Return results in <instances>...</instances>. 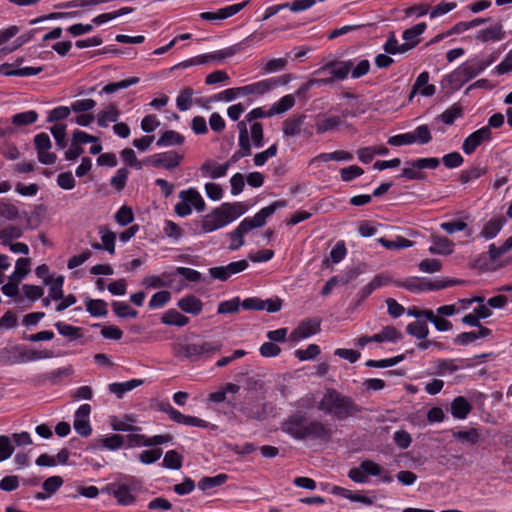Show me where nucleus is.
I'll return each mask as SVG.
<instances>
[{"label":"nucleus","instance_id":"nucleus-39","mask_svg":"<svg viewBox=\"0 0 512 512\" xmlns=\"http://www.w3.org/2000/svg\"><path fill=\"white\" fill-rule=\"evenodd\" d=\"M23 235V230L19 226L10 225L0 230V240L2 244L8 245L13 239H18Z\"/></svg>","mask_w":512,"mask_h":512},{"label":"nucleus","instance_id":"nucleus-20","mask_svg":"<svg viewBox=\"0 0 512 512\" xmlns=\"http://www.w3.org/2000/svg\"><path fill=\"white\" fill-rule=\"evenodd\" d=\"M105 490L108 493H112L114 497L117 499V502L121 505L132 504L135 500L134 496L130 492V489L125 485H109L106 487Z\"/></svg>","mask_w":512,"mask_h":512},{"label":"nucleus","instance_id":"nucleus-50","mask_svg":"<svg viewBox=\"0 0 512 512\" xmlns=\"http://www.w3.org/2000/svg\"><path fill=\"white\" fill-rule=\"evenodd\" d=\"M50 132L53 135L56 145L60 149H64L67 146L66 141V125L64 124H55L50 128Z\"/></svg>","mask_w":512,"mask_h":512},{"label":"nucleus","instance_id":"nucleus-24","mask_svg":"<svg viewBox=\"0 0 512 512\" xmlns=\"http://www.w3.org/2000/svg\"><path fill=\"white\" fill-rule=\"evenodd\" d=\"M413 48V44H399L398 40L395 37L394 32H391L388 36L386 43L383 46V49L388 54H397V53H406L407 51Z\"/></svg>","mask_w":512,"mask_h":512},{"label":"nucleus","instance_id":"nucleus-51","mask_svg":"<svg viewBox=\"0 0 512 512\" xmlns=\"http://www.w3.org/2000/svg\"><path fill=\"white\" fill-rule=\"evenodd\" d=\"M456 283H458V281H456V280H435V281L421 280V291L440 290V289H444L446 287L452 286Z\"/></svg>","mask_w":512,"mask_h":512},{"label":"nucleus","instance_id":"nucleus-19","mask_svg":"<svg viewBox=\"0 0 512 512\" xmlns=\"http://www.w3.org/2000/svg\"><path fill=\"white\" fill-rule=\"evenodd\" d=\"M505 36V32L503 30V26L500 23H497L491 27L480 30L476 39L481 42H489V41H499L503 39Z\"/></svg>","mask_w":512,"mask_h":512},{"label":"nucleus","instance_id":"nucleus-45","mask_svg":"<svg viewBox=\"0 0 512 512\" xmlns=\"http://www.w3.org/2000/svg\"><path fill=\"white\" fill-rule=\"evenodd\" d=\"M194 91L190 87L184 88L176 99L177 107L180 111H187L192 106V96Z\"/></svg>","mask_w":512,"mask_h":512},{"label":"nucleus","instance_id":"nucleus-15","mask_svg":"<svg viewBox=\"0 0 512 512\" xmlns=\"http://www.w3.org/2000/svg\"><path fill=\"white\" fill-rule=\"evenodd\" d=\"M240 49H241L240 45L237 44V45H233L231 47H228L223 50L216 51V52H213L210 54L199 55L198 59H199L200 65L207 64L211 61L221 62L225 58L231 57L234 54H236L237 52H239Z\"/></svg>","mask_w":512,"mask_h":512},{"label":"nucleus","instance_id":"nucleus-32","mask_svg":"<svg viewBox=\"0 0 512 512\" xmlns=\"http://www.w3.org/2000/svg\"><path fill=\"white\" fill-rule=\"evenodd\" d=\"M229 167L230 163L212 165L211 162H205L200 169L203 174H209L211 178L216 179L225 176Z\"/></svg>","mask_w":512,"mask_h":512},{"label":"nucleus","instance_id":"nucleus-54","mask_svg":"<svg viewBox=\"0 0 512 512\" xmlns=\"http://www.w3.org/2000/svg\"><path fill=\"white\" fill-rule=\"evenodd\" d=\"M114 313L121 318H135L138 312L132 309L127 303L114 302L112 304Z\"/></svg>","mask_w":512,"mask_h":512},{"label":"nucleus","instance_id":"nucleus-35","mask_svg":"<svg viewBox=\"0 0 512 512\" xmlns=\"http://www.w3.org/2000/svg\"><path fill=\"white\" fill-rule=\"evenodd\" d=\"M38 114L34 110L17 113L12 116L11 122L17 127L33 124L37 121Z\"/></svg>","mask_w":512,"mask_h":512},{"label":"nucleus","instance_id":"nucleus-29","mask_svg":"<svg viewBox=\"0 0 512 512\" xmlns=\"http://www.w3.org/2000/svg\"><path fill=\"white\" fill-rule=\"evenodd\" d=\"M425 22L416 24L415 26L404 30L402 38L405 40L404 44H413V48L419 43L418 36H420L426 29Z\"/></svg>","mask_w":512,"mask_h":512},{"label":"nucleus","instance_id":"nucleus-41","mask_svg":"<svg viewBox=\"0 0 512 512\" xmlns=\"http://www.w3.org/2000/svg\"><path fill=\"white\" fill-rule=\"evenodd\" d=\"M228 476L226 474H218L214 477H203L198 482V487L202 491H206L208 489L221 486L227 480Z\"/></svg>","mask_w":512,"mask_h":512},{"label":"nucleus","instance_id":"nucleus-5","mask_svg":"<svg viewBox=\"0 0 512 512\" xmlns=\"http://www.w3.org/2000/svg\"><path fill=\"white\" fill-rule=\"evenodd\" d=\"M485 67L482 61L477 59H471L460 65L449 75V81L459 86L468 82L472 78L476 77Z\"/></svg>","mask_w":512,"mask_h":512},{"label":"nucleus","instance_id":"nucleus-18","mask_svg":"<svg viewBox=\"0 0 512 512\" xmlns=\"http://www.w3.org/2000/svg\"><path fill=\"white\" fill-rule=\"evenodd\" d=\"M169 417L174 422L184 424L187 426H196V427H202V428H205L208 426V423L205 420L194 417V416L184 415L176 409L169 410Z\"/></svg>","mask_w":512,"mask_h":512},{"label":"nucleus","instance_id":"nucleus-10","mask_svg":"<svg viewBox=\"0 0 512 512\" xmlns=\"http://www.w3.org/2000/svg\"><path fill=\"white\" fill-rule=\"evenodd\" d=\"M182 159V155L175 151H169L155 154L149 157L146 162L152 164L154 167H161L167 170H172L180 164Z\"/></svg>","mask_w":512,"mask_h":512},{"label":"nucleus","instance_id":"nucleus-57","mask_svg":"<svg viewBox=\"0 0 512 512\" xmlns=\"http://www.w3.org/2000/svg\"><path fill=\"white\" fill-rule=\"evenodd\" d=\"M407 164L413 166L416 169H436L440 164V160L435 157L419 158L411 162H407Z\"/></svg>","mask_w":512,"mask_h":512},{"label":"nucleus","instance_id":"nucleus-56","mask_svg":"<svg viewBox=\"0 0 512 512\" xmlns=\"http://www.w3.org/2000/svg\"><path fill=\"white\" fill-rule=\"evenodd\" d=\"M512 248V236L508 237L505 242L497 247L495 244L489 246V256L491 260H496Z\"/></svg>","mask_w":512,"mask_h":512},{"label":"nucleus","instance_id":"nucleus-4","mask_svg":"<svg viewBox=\"0 0 512 512\" xmlns=\"http://www.w3.org/2000/svg\"><path fill=\"white\" fill-rule=\"evenodd\" d=\"M179 198L181 199V202L175 205V213L180 217H185L191 214V206L199 212L205 209V202L202 196L194 188L182 190L179 193Z\"/></svg>","mask_w":512,"mask_h":512},{"label":"nucleus","instance_id":"nucleus-42","mask_svg":"<svg viewBox=\"0 0 512 512\" xmlns=\"http://www.w3.org/2000/svg\"><path fill=\"white\" fill-rule=\"evenodd\" d=\"M140 81L138 77H131L128 79L121 80L119 82H113L105 85L102 88V93L111 94L114 93L120 89L128 88L131 85H135Z\"/></svg>","mask_w":512,"mask_h":512},{"label":"nucleus","instance_id":"nucleus-28","mask_svg":"<svg viewBox=\"0 0 512 512\" xmlns=\"http://www.w3.org/2000/svg\"><path fill=\"white\" fill-rule=\"evenodd\" d=\"M42 70V67H23L12 69L9 64H4L1 67V72L6 76H33L39 74Z\"/></svg>","mask_w":512,"mask_h":512},{"label":"nucleus","instance_id":"nucleus-27","mask_svg":"<svg viewBox=\"0 0 512 512\" xmlns=\"http://www.w3.org/2000/svg\"><path fill=\"white\" fill-rule=\"evenodd\" d=\"M161 321L165 325H174L178 327H183L189 322V318L181 314L175 309H170L166 311L162 317Z\"/></svg>","mask_w":512,"mask_h":512},{"label":"nucleus","instance_id":"nucleus-33","mask_svg":"<svg viewBox=\"0 0 512 512\" xmlns=\"http://www.w3.org/2000/svg\"><path fill=\"white\" fill-rule=\"evenodd\" d=\"M86 310L94 317H103L108 313L107 303L101 299H87Z\"/></svg>","mask_w":512,"mask_h":512},{"label":"nucleus","instance_id":"nucleus-21","mask_svg":"<svg viewBox=\"0 0 512 512\" xmlns=\"http://www.w3.org/2000/svg\"><path fill=\"white\" fill-rule=\"evenodd\" d=\"M144 383V380L142 379H132V380H129L127 382H123V383H111L109 384L108 386V389L111 393L115 394L117 396V398H122L123 395L126 393V392H129L139 386H141L142 384Z\"/></svg>","mask_w":512,"mask_h":512},{"label":"nucleus","instance_id":"nucleus-64","mask_svg":"<svg viewBox=\"0 0 512 512\" xmlns=\"http://www.w3.org/2000/svg\"><path fill=\"white\" fill-rule=\"evenodd\" d=\"M171 298V293L169 291H160L155 293L150 301H149V307L150 308H160L163 307Z\"/></svg>","mask_w":512,"mask_h":512},{"label":"nucleus","instance_id":"nucleus-13","mask_svg":"<svg viewBox=\"0 0 512 512\" xmlns=\"http://www.w3.org/2000/svg\"><path fill=\"white\" fill-rule=\"evenodd\" d=\"M321 319L309 318L300 322L298 327L291 333L292 340H299L307 338L311 335L317 334L320 331Z\"/></svg>","mask_w":512,"mask_h":512},{"label":"nucleus","instance_id":"nucleus-1","mask_svg":"<svg viewBox=\"0 0 512 512\" xmlns=\"http://www.w3.org/2000/svg\"><path fill=\"white\" fill-rule=\"evenodd\" d=\"M317 409L342 421L357 416L362 408L354 400L334 388H327L317 403Z\"/></svg>","mask_w":512,"mask_h":512},{"label":"nucleus","instance_id":"nucleus-53","mask_svg":"<svg viewBox=\"0 0 512 512\" xmlns=\"http://www.w3.org/2000/svg\"><path fill=\"white\" fill-rule=\"evenodd\" d=\"M63 284H64V277L62 275L58 276L54 280L52 279V282L50 283L49 288V297L52 300H61L63 298Z\"/></svg>","mask_w":512,"mask_h":512},{"label":"nucleus","instance_id":"nucleus-52","mask_svg":"<svg viewBox=\"0 0 512 512\" xmlns=\"http://www.w3.org/2000/svg\"><path fill=\"white\" fill-rule=\"evenodd\" d=\"M250 138L255 147L259 148L263 146L264 143V131L263 125L260 122L252 123L250 127Z\"/></svg>","mask_w":512,"mask_h":512},{"label":"nucleus","instance_id":"nucleus-9","mask_svg":"<svg viewBox=\"0 0 512 512\" xmlns=\"http://www.w3.org/2000/svg\"><path fill=\"white\" fill-rule=\"evenodd\" d=\"M332 430L326 427L322 422L308 419L305 433L302 440H330Z\"/></svg>","mask_w":512,"mask_h":512},{"label":"nucleus","instance_id":"nucleus-48","mask_svg":"<svg viewBox=\"0 0 512 512\" xmlns=\"http://www.w3.org/2000/svg\"><path fill=\"white\" fill-rule=\"evenodd\" d=\"M487 170L481 167H472L470 169L462 170L460 173V181L462 184H467L470 181L476 180L482 175L486 174Z\"/></svg>","mask_w":512,"mask_h":512},{"label":"nucleus","instance_id":"nucleus-38","mask_svg":"<svg viewBox=\"0 0 512 512\" xmlns=\"http://www.w3.org/2000/svg\"><path fill=\"white\" fill-rule=\"evenodd\" d=\"M305 116L289 118L283 122V133L285 136H294L300 132Z\"/></svg>","mask_w":512,"mask_h":512},{"label":"nucleus","instance_id":"nucleus-37","mask_svg":"<svg viewBox=\"0 0 512 512\" xmlns=\"http://www.w3.org/2000/svg\"><path fill=\"white\" fill-rule=\"evenodd\" d=\"M463 115V108L459 104H454L443 113H441L437 119L441 120L446 125H453L457 118Z\"/></svg>","mask_w":512,"mask_h":512},{"label":"nucleus","instance_id":"nucleus-63","mask_svg":"<svg viewBox=\"0 0 512 512\" xmlns=\"http://www.w3.org/2000/svg\"><path fill=\"white\" fill-rule=\"evenodd\" d=\"M320 354V348L316 344H310L305 350L298 349L295 351V356L300 361L313 359Z\"/></svg>","mask_w":512,"mask_h":512},{"label":"nucleus","instance_id":"nucleus-34","mask_svg":"<svg viewBox=\"0 0 512 512\" xmlns=\"http://www.w3.org/2000/svg\"><path fill=\"white\" fill-rule=\"evenodd\" d=\"M184 142V137L174 131V130H167L165 131L160 138L157 140V145L162 146H173V145H181Z\"/></svg>","mask_w":512,"mask_h":512},{"label":"nucleus","instance_id":"nucleus-11","mask_svg":"<svg viewBox=\"0 0 512 512\" xmlns=\"http://www.w3.org/2000/svg\"><path fill=\"white\" fill-rule=\"evenodd\" d=\"M91 406L89 404L81 405L75 412L74 429L82 437H88L92 433V428L89 423V415Z\"/></svg>","mask_w":512,"mask_h":512},{"label":"nucleus","instance_id":"nucleus-31","mask_svg":"<svg viewBox=\"0 0 512 512\" xmlns=\"http://www.w3.org/2000/svg\"><path fill=\"white\" fill-rule=\"evenodd\" d=\"M402 339V333L394 326H386L378 334L373 335V341L382 343L385 341H397Z\"/></svg>","mask_w":512,"mask_h":512},{"label":"nucleus","instance_id":"nucleus-61","mask_svg":"<svg viewBox=\"0 0 512 512\" xmlns=\"http://www.w3.org/2000/svg\"><path fill=\"white\" fill-rule=\"evenodd\" d=\"M129 171L127 168H120L117 170L116 175L111 179V185L118 191H122L126 185Z\"/></svg>","mask_w":512,"mask_h":512},{"label":"nucleus","instance_id":"nucleus-60","mask_svg":"<svg viewBox=\"0 0 512 512\" xmlns=\"http://www.w3.org/2000/svg\"><path fill=\"white\" fill-rule=\"evenodd\" d=\"M277 151V144H273L265 151L255 154L253 158L254 164L256 166H263L269 158L276 156Z\"/></svg>","mask_w":512,"mask_h":512},{"label":"nucleus","instance_id":"nucleus-7","mask_svg":"<svg viewBox=\"0 0 512 512\" xmlns=\"http://www.w3.org/2000/svg\"><path fill=\"white\" fill-rule=\"evenodd\" d=\"M247 260L231 262L226 266H217L209 269V274L213 279L227 281L230 276L244 271L248 267Z\"/></svg>","mask_w":512,"mask_h":512},{"label":"nucleus","instance_id":"nucleus-59","mask_svg":"<svg viewBox=\"0 0 512 512\" xmlns=\"http://www.w3.org/2000/svg\"><path fill=\"white\" fill-rule=\"evenodd\" d=\"M241 301L239 297L219 303L217 312L219 314L236 313L239 311Z\"/></svg>","mask_w":512,"mask_h":512},{"label":"nucleus","instance_id":"nucleus-44","mask_svg":"<svg viewBox=\"0 0 512 512\" xmlns=\"http://www.w3.org/2000/svg\"><path fill=\"white\" fill-rule=\"evenodd\" d=\"M99 233L101 235V241L104 249L110 254H114L116 234L106 227H100Z\"/></svg>","mask_w":512,"mask_h":512},{"label":"nucleus","instance_id":"nucleus-43","mask_svg":"<svg viewBox=\"0 0 512 512\" xmlns=\"http://www.w3.org/2000/svg\"><path fill=\"white\" fill-rule=\"evenodd\" d=\"M406 331L417 339H424L429 333L428 326L423 321H415L407 325Z\"/></svg>","mask_w":512,"mask_h":512},{"label":"nucleus","instance_id":"nucleus-3","mask_svg":"<svg viewBox=\"0 0 512 512\" xmlns=\"http://www.w3.org/2000/svg\"><path fill=\"white\" fill-rule=\"evenodd\" d=\"M285 200H278L273 202L271 205L262 208L258 213H256L252 218H245L239 224V226L230 233L231 239L239 238L238 244H231L229 246L230 250H237L241 246L244 245L243 237L244 235L254 228H260L265 225L266 219L273 215L278 208H283L286 206Z\"/></svg>","mask_w":512,"mask_h":512},{"label":"nucleus","instance_id":"nucleus-55","mask_svg":"<svg viewBox=\"0 0 512 512\" xmlns=\"http://www.w3.org/2000/svg\"><path fill=\"white\" fill-rule=\"evenodd\" d=\"M55 327L61 335L68 337L70 339H77L81 336V329L79 327H75L70 324L63 323L61 321L57 322L55 324Z\"/></svg>","mask_w":512,"mask_h":512},{"label":"nucleus","instance_id":"nucleus-2","mask_svg":"<svg viewBox=\"0 0 512 512\" xmlns=\"http://www.w3.org/2000/svg\"><path fill=\"white\" fill-rule=\"evenodd\" d=\"M245 212L246 206L241 202L223 203L203 218L202 230L205 233L213 232L226 226Z\"/></svg>","mask_w":512,"mask_h":512},{"label":"nucleus","instance_id":"nucleus-12","mask_svg":"<svg viewBox=\"0 0 512 512\" xmlns=\"http://www.w3.org/2000/svg\"><path fill=\"white\" fill-rule=\"evenodd\" d=\"M249 0L220 8L216 12H202L200 18L206 21L224 20L234 16L249 4Z\"/></svg>","mask_w":512,"mask_h":512},{"label":"nucleus","instance_id":"nucleus-16","mask_svg":"<svg viewBox=\"0 0 512 512\" xmlns=\"http://www.w3.org/2000/svg\"><path fill=\"white\" fill-rule=\"evenodd\" d=\"M353 68L352 61L344 62H331L327 64L322 71H329L335 79L343 80L347 77L351 69Z\"/></svg>","mask_w":512,"mask_h":512},{"label":"nucleus","instance_id":"nucleus-6","mask_svg":"<svg viewBox=\"0 0 512 512\" xmlns=\"http://www.w3.org/2000/svg\"><path fill=\"white\" fill-rule=\"evenodd\" d=\"M308 419L301 413L290 415L282 424V430L295 439L302 440Z\"/></svg>","mask_w":512,"mask_h":512},{"label":"nucleus","instance_id":"nucleus-14","mask_svg":"<svg viewBox=\"0 0 512 512\" xmlns=\"http://www.w3.org/2000/svg\"><path fill=\"white\" fill-rule=\"evenodd\" d=\"M174 356L179 359L196 360L201 356L199 343H174Z\"/></svg>","mask_w":512,"mask_h":512},{"label":"nucleus","instance_id":"nucleus-30","mask_svg":"<svg viewBox=\"0 0 512 512\" xmlns=\"http://www.w3.org/2000/svg\"><path fill=\"white\" fill-rule=\"evenodd\" d=\"M134 418L130 415H125L122 419L114 417L111 420V426L115 431H129L138 432L141 430L138 426H133Z\"/></svg>","mask_w":512,"mask_h":512},{"label":"nucleus","instance_id":"nucleus-62","mask_svg":"<svg viewBox=\"0 0 512 512\" xmlns=\"http://www.w3.org/2000/svg\"><path fill=\"white\" fill-rule=\"evenodd\" d=\"M115 220L122 226L130 224L134 220L132 209L126 205L122 206L115 214Z\"/></svg>","mask_w":512,"mask_h":512},{"label":"nucleus","instance_id":"nucleus-23","mask_svg":"<svg viewBox=\"0 0 512 512\" xmlns=\"http://www.w3.org/2000/svg\"><path fill=\"white\" fill-rule=\"evenodd\" d=\"M433 245L429 248V252L432 254L448 255L453 252V243L444 236H433Z\"/></svg>","mask_w":512,"mask_h":512},{"label":"nucleus","instance_id":"nucleus-8","mask_svg":"<svg viewBox=\"0 0 512 512\" xmlns=\"http://www.w3.org/2000/svg\"><path fill=\"white\" fill-rule=\"evenodd\" d=\"M492 138V132L489 127H482L471 133L463 142L462 150L465 154H472L483 142Z\"/></svg>","mask_w":512,"mask_h":512},{"label":"nucleus","instance_id":"nucleus-26","mask_svg":"<svg viewBox=\"0 0 512 512\" xmlns=\"http://www.w3.org/2000/svg\"><path fill=\"white\" fill-rule=\"evenodd\" d=\"M452 437L462 444L474 445L480 440V433L476 428H470L466 431H452Z\"/></svg>","mask_w":512,"mask_h":512},{"label":"nucleus","instance_id":"nucleus-17","mask_svg":"<svg viewBox=\"0 0 512 512\" xmlns=\"http://www.w3.org/2000/svg\"><path fill=\"white\" fill-rule=\"evenodd\" d=\"M472 411V405L463 396H458L451 402V414L454 418L465 419Z\"/></svg>","mask_w":512,"mask_h":512},{"label":"nucleus","instance_id":"nucleus-47","mask_svg":"<svg viewBox=\"0 0 512 512\" xmlns=\"http://www.w3.org/2000/svg\"><path fill=\"white\" fill-rule=\"evenodd\" d=\"M503 222L501 219H492L488 221L481 231V236L485 239L494 238L501 230Z\"/></svg>","mask_w":512,"mask_h":512},{"label":"nucleus","instance_id":"nucleus-22","mask_svg":"<svg viewBox=\"0 0 512 512\" xmlns=\"http://www.w3.org/2000/svg\"><path fill=\"white\" fill-rule=\"evenodd\" d=\"M178 307L186 313L198 315L202 311L203 304L196 296L188 295L178 301Z\"/></svg>","mask_w":512,"mask_h":512},{"label":"nucleus","instance_id":"nucleus-49","mask_svg":"<svg viewBox=\"0 0 512 512\" xmlns=\"http://www.w3.org/2000/svg\"><path fill=\"white\" fill-rule=\"evenodd\" d=\"M340 123H341V120L337 116L325 118L316 123V125H315L316 132L318 134H323L327 131H331V130L335 129L337 126L340 125Z\"/></svg>","mask_w":512,"mask_h":512},{"label":"nucleus","instance_id":"nucleus-36","mask_svg":"<svg viewBox=\"0 0 512 512\" xmlns=\"http://www.w3.org/2000/svg\"><path fill=\"white\" fill-rule=\"evenodd\" d=\"M30 259L29 258H19L16 261L15 271L9 277L11 281L21 282L26 275L30 272Z\"/></svg>","mask_w":512,"mask_h":512},{"label":"nucleus","instance_id":"nucleus-25","mask_svg":"<svg viewBox=\"0 0 512 512\" xmlns=\"http://www.w3.org/2000/svg\"><path fill=\"white\" fill-rule=\"evenodd\" d=\"M295 105V98L293 95H285L278 102L274 103L267 111V116L271 117L276 114H282L290 110Z\"/></svg>","mask_w":512,"mask_h":512},{"label":"nucleus","instance_id":"nucleus-46","mask_svg":"<svg viewBox=\"0 0 512 512\" xmlns=\"http://www.w3.org/2000/svg\"><path fill=\"white\" fill-rule=\"evenodd\" d=\"M378 241L382 246L390 250L408 248L413 245L411 240L401 236L397 237L394 241L388 240L386 238H380Z\"/></svg>","mask_w":512,"mask_h":512},{"label":"nucleus","instance_id":"nucleus-40","mask_svg":"<svg viewBox=\"0 0 512 512\" xmlns=\"http://www.w3.org/2000/svg\"><path fill=\"white\" fill-rule=\"evenodd\" d=\"M183 457L175 450L166 452L162 465L167 469L179 470L182 467Z\"/></svg>","mask_w":512,"mask_h":512},{"label":"nucleus","instance_id":"nucleus-58","mask_svg":"<svg viewBox=\"0 0 512 512\" xmlns=\"http://www.w3.org/2000/svg\"><path fill=\"white\" fill-rule=\"evenodd\" d=\"M63 478L61 476H51L47 478L43 484V490L50 496L57 492V490L63 485Z\"/></svg>","mask_w":512,"mask_h":512}]
</instances>
